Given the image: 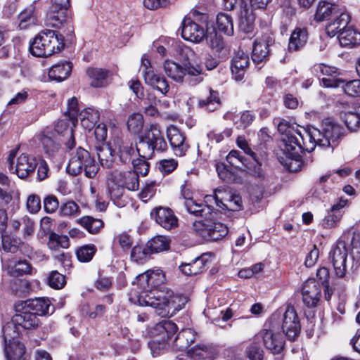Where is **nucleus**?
I'll use <instances>...</instances> for the list:
<instances>
[{"label":"nucleus","instance_id":"nucleus-44","mask_svg":"<svg viewBox=\"0 0 360 360\" xmlns=\"http://www.w3.org/2000/svg\"><path fill=\"white\" fill-rule=\"evenodd\" d=\"M184 205L187 211L195 217H204L207 218V215H211L212 209L203 203H198L195 200H188L184 202Z\"/></svg>","mask_w":360,"mask_h":360},{"label":"nucleus","instance_id":"nucleus-42","mask_svg":"<svg viewBox=\"0 0 360 360\" xmlns=\"http://www.w3.org/2000/svg\"><path fill=\"white\" fill-rule=\"evenodd\" d=\"M136 281L137 285L142 290V291L140 292V295L138 297L137 301L139 302V304L141 306H149V304H143V302H142L141 300H144L143 297H145L146 295H148L150 292L158 290L159 289L151 290L150 285L149 284V279L148 276L147 274V271L143 274L138 275L136 277Z\"/></svg>","mask_w":360,"mask_h":360},{"label":"nucleus","instance_id":"nucleus-5","mask_svg":"<svg viewBox=\"0 0 360 360\" xmlns=\"http://www.w3.org/2000/svg\"><path fill=\"white\" fill-rule=\"evenodd\" d=\"M349 22V13H341L326 27L329 36L338 34L339 42L344 47H352L360 44V32L353 27L348 26Z\"/></svg>","mask_w":360,"mask_h":360},{"label":"nucleus","instance_id":"nucleus-52","mask_svg":"<svg viewBox=\"0 0 360 360\" xmlns=\"http://www.w3.org/2000/svg\"><path fill=\"white\" fill-rule=\"evenodd\" d=\"M2 248L4 251L12 253L21 252L22 247L25 245L20 239L12 238L7 235L1 234Z\"/></svg>","mask_w":360,"mask_h":360},{"label":"nucleus","instance_id":"nucleus-54","mask_svg":"<svg viewBox=\"0 0 360 360\" xmlns=\"http://www.w3.org/2000/svg\"><path fill=\"white\" fill-rule=\"evenodd\" d=\"M41 33L45 34V32H41L30 43V52L34 56L44 58L45 57V44Z\"/></svg>","mask_w":360,"mask_h":360},{"label":"nucleus","instance_id":"nucleus-23","mask_svg":"<svg viewBox=\"0 0 360 360\" xmlns=\"http://www.w3.org/2000/svg\"><path fill=\"white\" fill-rule=\"evenodd\" d=\"M86 74L92 87L101 88L107 86L109 83L110 71L106 69L88 68Z\"/></svg>","mask_w":360,"mask_h":360},{"label":"nucleus","instance_id":"nucleus-24","mask_svg":"<svg viewBox=\"0 0 360 360\" xmlns=\"http://www.w3.org/2000/svg\"><path fill=\"white\" fill-rule=\"evenodd\" d=\"M111 174L120 184L129 191H136L139 188V176L131 170L125 172L114 171Z\"/></svg>","mask_w":360,"mask_h":360},{"label":"nucleus","instance_id":"nucleus-22","mask_svg":"<svg viewBox=\"0 0 360 360\" xmlns=\"http://www.w3.org/2000/svg\"><path fill=\"white\" fill-rule=\"evenodd\" d=\"M144 80L146 84L157 89L163 95H167L169 90V86L166 78L154 70H147L143 74Z\"/></svg>","mask_w":360,"mask_h":360},{"label":"nucleus","instance_id":"nucleus-18","mask_svg":"<svg viewBox=\"0 0 360 360\" xmlns=\"http://www.w3.org/2000/svg\"><path fill=\"white\" fill-rule=\"evenodd\" d=\"M209 47L219 58L225 59L229 53V49L226 46L224 38L219 34L214 29L209 32L207 29L205 37Z\"/></svg>","mask_w":360,"mask_h":360},{"label":"nucleus","instance_id":"nucleus-40","mask_svg":"<svg viewBox=\"0 0 360 360\" xmlns=\"http://www.w3.org/2000/svg\"><path fill=\"white\" fill-rule=\"evenodd\" d=\"M164 69L166 75L176 82H183L184 81L185 71L184 67L179 64L167 60L164 65Z\"/></svg>","mask_w":360,"mask_h":360},{"label":"nucleus","instance_id":"nucleus-26","mask_svg":"<svg viewBox=\"0 0 360 360\" xmlns=\"http://www.w3.org/2000/svg\"><path fill=\"white\" fill-rule=\"evenodd\" d=\"M308 35L306 27H295L289 39L288 46L289 51H298L302 49L307 43Z\"/></svg>","mask_w":360,"mask_h":360},{"label":"nucleus","instance_id":"nucleus-46","mask_svg":"<svg viewBox=\"0 0 360 360\" xmlns=\"http://www.w3.org/2000/svg\"><path fill=\"white\" fill-rule=\"evenodd\" d=\"M146 244L151 254L158 253L169 248L170 240L164 236H157L148 240Z\"/></svg>","mask_w":360,"mask_h":360},{"label":"nucleus","instance_id":"nucleus-49","mask_svg":"<svg viewBox=\"0 0 360 360\" xmlns=\"http://www.w3.org/2000/svg\"><path fill=\"white\" fill-rule=\"evenodd\" d=\"M209 94L210 95L207 98L199 100L198 105L207 111L213 112L219 106L220 99L217 91L210 89Z\"/></svg>","mask_w":360,"mask_h":360},{"label":"nucleus","instance_id":"nucleus-3","mask_svg":"<svg viewBox=\"0 0 360 360\" xmlns=\"http://www.w3.org/2000/svg\"><path fill=\"white\" fill-rule=\"evenodd\" d=\"M143 304H149L156 310V313L162 317L172 316L184 308L188 302L186 296L174 294L168 288H162L146 295Z\"/></svg>","mask_w":360,"mask_h":360},{"label":"nucleus","instance_id":"nucleus-20","mask_svg":"<svg viewBox=\"0 0 360 360\" xmlns=\"http://www.w3.org/2000/svg\"><path fill=\"white\" fill-rule=\"evenodd\" d=\"M255 15L252 8L247 4L242 3L240 5V18L239 22V30L246 34L248 37L253 34L255 31Z\"/></svg>","mask_w":360,"mask_h":360},{"label":"nucleus","instance_id":"nucleus-48","mask_svg":"<svg viewBox=\"0 0 360 360\" xmlns=\"http://www.w3.org/2000/svg\"><path fill=\"white\" fill-rule=\"evenodd\" d=\"M48 246L50 250L54 251L60 248L67 249L70 246V240L67 236L58 235L53 231H51L49 236Z\"/></svg>","mask_w":360,"mask_h":360},{"label":"nucleus","instance_id":"nucleus-37","mask_svg":"<svg viewBox=\"0 0 360 360\" xmlns=\"http://www.w3.org/2000/svg\"><path fill=\"white\" fill-rule=\"evenodd\" d=\"M79 115L82 126L89 131L95 127L100 118L99 112L91 108L84 109Z\"/></svg>","mask_w":360,"mask_h":360},{"label":"nucleus","instance_id":"nucleus-38","mask_svg":"<svg viewBox=\"0 0 360 360\" xmlns=\"http://www.w3.org/2000/svg\"><path fill=\"white\" fill-rule=\"evenodd\" d=\"M4 352L6 360H25V347L19 341H14L5 346Z\"/></svg>","mask_w":360,"mask_h":360},{"label":"nucleus","instance_id":"nucleus-13","mask_svg":"<svg viewBox=\"0 0 360 360\" xmlns=\"http://www.w3.org/2000/svg\"><path fill=\"white\" fill-rule=\"evenodd\" d=\"M166 132L174 155L178 157L185 156L190 146L186 141L184 133L174 125L169 126Z\"/></svg>","mask_w":360,"mask_h":360},{"label":"nucleus","instance_id":"nucleus-6","mask_svg":"<svg viewBox=\"0 0 360 360\" xmlns=\"http://www.w3.org/2000/svg\"><path fill=\"white\" fill-rule=\"evenodd\" d=\"M84 169L85 176L88 178H94L99 169L95 163V160L86 149L78 147L72 154L66 170L68 174L76 176Z\"/></svg>","mask_w":360,"mask_h":360},{"label":"nucleus","instance_id":"nucleus-34","mask_svg":"<svg viewBox=\"0 0 360 360\" xmlns=\"http://www.w3.org/2000/svg\"><path fill=\"white\" fill-rule=\"evenodd\" d=\"M18 27L20 30H26L37 23V17L34 4H30L18 15Z\"/></svg>","mask_w":360,"mask_h":360},{"label":"nucleus","instance_id":"nucleus-60","mask_svg":"<svg viewBox=\"0 0 360 360\" xmlns=\"http://www.w3.org/2000/svg\"><path fill=\"white\" fill-rule=\"evenodd\" d=\"M9 273L13 276H19L30 273L31 266L26 260H19L13 265H9Z\"/></svg>","mask_w":360,"mask_h":360},{"label":"nucleus","instance_id":"nucleus-21","mask_svg":"<svg viewBox=\"0 0 360 360\" xmlns=\"http://www.w3.org/2000/svg\"><path fill=\"white\" fill-rule=\"evenodd\" d=\"M249 57L243 51L237 52L231 60V70L233 78L241 81L249 65Z\"/></svg>","mask_w":360,"mask_h":360},{"label":"nucleus","instance_id":"nucleus-45","mask_svg":"<svg viewBox=\"0 0 360 360\" xmlns=\"http://www.w3.org/2000/svg\"><path fill=\"white\" fill-rule=\"evenodd\" d=\"M117 155L119 161L122 164H127L132 162V157L135 153V150L131 143L120 142L116 146Z\"/></svg>","mask_w":360,"mask_h":360},{"label":"nucleus","instance_id":"nucleus-9","mask_svg":"<svg viewBox=\"0 0 360 360\" xmlns=\"http://www.w3.org/2000/svg\"><path fill=\"white\" fill-rule=\"evenodd\" d=\"M16 153V150H11L7 157L8 169L20 179H25L34 171L37 162L34 157L22 153L18 157L14 166Z\"/></svg>","mask_w":360,"mask_h":360},{"label":"nucleus","instance_id":"nucleus-11","mask_svg":"<svg viewBox=\"0 0 360 360\" xmlns=\"http://www.w3.org/2000/svg\"><path fill=\"white\" fill-rule=\"evenodd\" d=\"M282 330L290 341L295 340L300 335L301 330L300 319L294 307L291 305H288L283 314Z\"/></svg>","mask_w":360,"mask_h":360},{"label":"nucleus","instance_id":"nucleus-36","mask_svg":"<svg viewBox=\"0 0 360 360\" xmlns=\"http://www.w3.org/2000/svg\"><path fill=\"white\" fill-rule=\"evenodd\" d=\"M206 261L203 257H198L189 263L182 264L179 266L181 271L186 276H194L202 272L205 269Z\"/></svg>","mask_w":360,"mask_h":360},{"label":"nucleus","instance_id":"nucleus-62","mask_svg":"<svg viewBox=\"0 0 360 360\" xmlns=\"http://www.w3.org/2000/svg\"><path fill=\"white\" fill-rule=\"evenodd\" d=\"M46 154L49 156L56 158V160L61 159L63 153L60 148L59 141L49 138L46 136Z\"/></svg>","mask_w":360,"mask_h":360},{"label":"nucleus","instance_id":"nucleus-59","mask_svg":"<svg viewBox=\"0 0 360 360\" xmlns=\"http://www.w3.org/2000/svg\"><path fill=\"white\" fill-rule=\"evenodd\" d=\"M65 115L69 117L71 120V124L75 127L77 124L79 114L78 100L76 97L73 96L68 101V110L65 112Z\"/></svg>","mask_w":360,"mask_h":360},{"label":"nucleus","instance_id":"nucleus-47","mask_svg":"<svg viewBox=\"0 0 360 360\" xmlns=\"http://www.w3.org/2000/svg\"><path fill=\"white\" fill-rule=\"evenodd\" d=\"M217 28L219 32L232 36L234 32L232 17L226 13H219L217 16Z\"/></svg>","mask_w":360,"mask_h":360},{"label":"nucleus","instance_id":"nucleus-10","mask_svg":"<svg viewBox=\"0 0 360 360\" xmlns=\"http://www.w3.org/2000/svg\"><path fill=\"white\" fill-rule=\"evenodd\" d=\"M70 0H51L46 12V27L58 29L65 20V11L70 7Z\"/></svg>","mask_w":360,"mask_h":360},{"label":"nucleus","instance_id":"nucleus-19","mask_svg":"<svg viewBox=\"0 0 360 360\" xmlns=\"http://www.w3.org/2000/svg\"><path fill=\"white\" fill-rule=\"evenodd\" d=\"M341 13H347L342 12L338 8V6L328 1L319 2L316 13L314 15V20L317 22L328 20L329 22H333Z\"/></svg>","mask_w":360,"mask_h":360},{"label":"nucleus","instance_id":"nucleus-25","mask_svg":"<svg viewBox=\"0 0 360 360\" xmlns=\"http://www.w3.org/2000/svg\"><path fill=\"white\" fill-rule=\"evenodd\" d=\"M22 309L20 307V310ZM23 311H17L18 313L15 314L12 320L18 327L20 326L23 329H32L35 328L38 326L39 323V320L38 317H37L36 314L34 313H31L30 311H27L26 309H22Z\"/></svg>","mask_w":360,"mask_h":360},{"label":"nucleus","instance_id":"nucleus-61","mask_svg":"<svg viewBox=\"0 0 360 360\" xmlns=\"http://www.w3.org/2000/svg\"><path fill=\"white\" fill-rule=\"evenodd\" d=\"M10 180L8 176L0 173V206L8 204L11 200V196L6 191V188L9 186Z\"/></svg>","mask_w":360,"mask_h":360},{"label":"nucleus","instance_id":"nucleus-55","mask_svg":"<svg viewBox=\"0 0 360 360\" xmlns=\"http://www.w3.org/2000/svg\"><path fill=\"white\" fill-rule=\"evenodd\" d=\"M80 208L73 200L63 203L59 208V214L64 217H74L79 214Z\"/></svg>","mask_w":360,"mask_h":360},{"label":"nucleus","instance_id":"nucleus-27","mask_svg":"<svg viewBox=\"0 0 360 360\" xmlns=\"http://www.w3.org/2000/svg\"><path fill=\"white\" fill-rule=\"evenodd\" d=\"M219 353V349L216 346L200 344L191 349V356L195 360H213Z\"/></svg>","mask_w":360,"mask_h":360},{"label":"nucleus","instance_id":"nucleus-50","mask_svg":"<svg viewBox=\"0 0 360 360\" xmlns=\"http://www.w3.org/2000/svg\"><path fill=\"white\" fill-rule=\"evenodd\" d=\"M18 329V327L13 323V320L3 326L2 332L5 346L11 345L14 341H18V338L20 334Z\"/></svg>","mask_w":360,"mask_h":360},{"label":"nucleus","instance_id":"nucleus-51","mask_svg":"<svg viewBox=\"0 0 360 360\" xmlns=\"http://www.w3.org/2000/svg\"><path fill=\"white\" fill-rule=\"evenodd\" d=\"M150 255L151 252L146 244L145 246L135 245L133 247L130 257L131 260L136 263L143 264L150 258Z\"/></svg>","mask_w":360,"mask_h":360},{"label":"nucleus","instance_id":"nucleus-15","mask_svg":"<svg viewBox=\"0 0 360 360\" xmlns=\"http://www.w3.org/2000/svg\"><path fill=\"white\" fill-rule=\"evenodd\" d=\"M150 217L166 230H171L178 226V219L170 208L155 207L150 212Z\"/></svg>","mask_w":360,"mask_h":360},{"label":"nucleus","instance_id":"nucleus-56","mask_svg":"<svg viewBox=\"0 0 360 360\" xmlns=\"http://www.w3.org/2000/svg\"><path fill=\"white\" fill-rule=\"evenodd\" d=\"M96 252V248L93 244L83 245L76 250V255L79 261L88 262L91 261Z\"/></svg>","mask_w":360,"mask_h":360},{"label":"nucleus","instance_id":"nucleus-41","mask_svg":"<svg viewBox=\"0 0 360 360\" xmlns=\"http://www.w3.org/2000/svg\"><path fill=\"white\" fill-rule=\"evenodd\" d=\"M226 160L232 166H234L236 167H240L242 166H244L252 171L253 170V169H252L251 165H255L254 162H252V160H251V158H250V157L248 158L244 157L240 151L236 150H232L229 152V153L226 156Z\"/></svg>","mask_w":360,"mask_h":360},{"label":"nucleus","instance_id":"nucleus-64","mask_svg":"<svg viewBox=\"0 0 360 360\" xmlns=\"http://www.w3.org/2000/svg\"><path fill=\"white\" fill-rule=\"evenodd\" d=\"M264 350L257 343L250 344L246 349V354L250 360H263Z\"/></svg>","mask_w":360,"mask_h":360},{"label":"nucleus","instance_id":"nucleus-14","mask_svg":"<svg viewBox=\"0 0 360 360\" xmlns=\"http://www.w3.org/2000/svg\"><path fill=\"white\" fill-rule=\"evenodd\" d=\"M321 285L315 279L307 280L302 288V301L308 308L316 307L321 294Z\"/></svg>","mask_w":360,"mask_h":360},{"label":"nucleus","instance_id":"nucleus-30","mask_svg":"<svg viewBox=\"0 0 360 360\" xmlns=\"http://www.w3.org/2000/svg\"><path fill=\"white\" fill-rule=\"evenodd\" d=\"M236 144L238 147L243 150L244 153L248 155L252 162L255 163V166L253 167L252 174L258 178H263L264 172L261 168L262 165L259 162L256 153L250 148L245 138L243 136H238L236 139Z\"/></svg>","mask_w":360,"mask_h":360},{"label":"nucleus","instance_id":"nucleus-33","mask_svg":"<svg viewBox=\"0 0 360 360\" xmlns=\"http://www.w3.org/2000/svg\"><path fill=\"white\" fill-rule=\"evenodd\" d=\"M72 68L71 63L67 61L54 65L49 71V78L51 81L60 82L70 76Z\"/></svg>","mask_w":360,"mask_h":360},{"label":"nucleus","instance_id":"nucleus-8","mask_svg":"<svg viewBox=\"0 0 360 360\" xmlns=\"http://www.w3.org/2000/svg\"><path fill=\"white\" fill-rule=\"evenodd\" d=\"M259 336L262 338L265 348L271 354L274 355L282 354L285 341L279 332L278 327L274 323L273 317L264 324V328L260 331Z\"/></svg>","mask_w":360,"mask_h":360},{"label":"nucleus","instance_id":"nucleus-16","mask_svg":"<svg viewBox=\"0 0 360 360\" xmlns=\"http://www.w3.org/2000/svg\"><path fill=\"white\" fill-rule=\"evenodd\" d=\"M347 200L340 199L336 203L327 210V212L321 222L323 229H330L339 226L344 214V207Z\"/></svg>","mask_w":360,"mask_h":360},{"label":"nucleus","instance_id":"nucleus-58","mask_svg":"<svg viewBox=\"0 0 360 360\" xmlns=\"http://www.w3.org/2000/svg\"><path fill=\"white\" fill-rule=\"evenodd\" d=\"M11 289L19 296L26 295L32 291L31 283L26 279H15L11 284Z\"/></svg>","mask_w":360,"mask_h":360},{"label":"nucleus","instance_id":"nucleus-57","mask_svg":"<svg viewBox=\"0 0 360 360\" xmlns=\"http://www.w3.org/2000/svg\"><path fill=\"white\" fill-rule=\"evenodd\" d=\"M347 127L352 131H356L360 127V112H347L341 115Z\"/></svg>","mask_w":360,"mask_h":360},{"label":"nucleus","instance_id":"nucleus-2","mask_svg":"<svg viewBox=\"0 0 360 360\" xmlns=\"http://www.w3.org/2000/svg\"><path fill=\"white\" fill-rule=\"evenodd\" d=\"M349 251L354 258L360 259V233L352 229L343 232L329 252L328 259L338 278H343L346 274Z\"/></svg>","mask_w":360,"mask_h":360},{"label":"nucleus","instance_id":"nucleus-53","mask_svg":"<svg viewBox=\"0 0 360 360\" xmlns=\"http://www.w3.org/2000/svg\"><path fill=\"white\" fill-rule=\"evenodd\" d=\"M143 123V117L141 114L133 113L128 117L127 129L131 134H139L142 131Z\"/></svg>","mask_w":360,"mask_h":360},{"label":"nucleus","instance_id":"nucleus-43","mask_svg":"<svg viewBox=\"0 0 360 360\" xmlns=\"http://www.w3.org/2000/svg\"><path fill=\"white\" fill-rule=\"evenodd\" d=\"M77 223L91 234H96L100 232L104 225L101 219L94 218L91 216H84L81 217L77 220Z\"/></svg>","mask_w":360,"mask_h":360},{"label":"nucleus","instance_id":"nucleus-17","mask_svg":"<svg viewBox=\"0 0 360 360\" xmlns=\"http://www.w3.org/2000/svg\"><path fill=\"white\" fill-rule=\"evenodd\" d=\"M205 29L190 18H185L183 20L181 36L185 40L199 43L205 38Z\"/></svg>","mask_w":360,"mask_h":360},{"label":"nucleus","instance_id":"nucleus-63","mask_svg":"<svg viewBox=\"0 0 360 360\" xmlns=\"http://www.w3.org/2000/svg\"><path fill=\"white\" fill-rule=\"evenodd\" d=\"M47 281L49 286L54 289H61L66 283L65 276L57 271H52Z\"/></svg>","mask_w":360,"mask_h":360},{"label":"nucleus","instance_id":"nucleus-39","mask_svg":"<svg viewBox=\"0 0 360 360\" xmlns=\"http://www.w3.org/2000/svg\"><path fill=\"white\" fill-rule=\"evenodd\" d=\"M98 158L101 165L105 168H112L115 162V150L109 145H103L98 149Z\"/></svg>","mask_w":360,"mask_h":360},{"label":"nucleus","instance_id":"nucleus-4","mask_svg":"<svg viewBox=\"0 0 360 360\" xmlns=\"http://www.w3.org/2000/svg\"><path fill=\"white\" fill-rule=\"evenodd\" d=\"M167 143L158 124H150L139 137L136 151L139 157L151 159L155 153H161L167 150Z\"/></svg>","mask_w":360,"mask_h":360},{"label":"nucleus","instance_id":"nucleus-7","mask_svg":"<svg viewBox=\"0 0 360 360\" xmlns=\"http://www.w3.org/2000/svg\"><path fill=\"white\" fill-rule=\"evenodd\" d=\"M192 229L198 236L208 241L221 240L229 233L226 224L212 218H204L194 221Z\"/></svg>","mask_w":360,"mask_h":360},{"label":"nucleus","instance_id":"nucleus-31","mask_svg":"<svg viewBox=\"0 0 360 360\" xmlns=\"http://www.w3.org/2000/svg\"><path fill=\"white\" fill-rule=\"evenodd\" d=\"M196 334L191 328L181 330L175 338L173 342V347L176 351H184L194 342Z\"/></svg>","mask_w":360,"mask_h":360},{"label":"nucleus","instance_id":"nucleus-12","mask_svg":"<svg viewBox=\"0 0 360 360\" xmlns=\"http://www.w3.org/2000/svg\"><path fill=\"white\" fill-rule=\"evenodd\" d=\"M274 41L272 34L266 33L261 39L254 42L252 60L257 65L268 60L270 53L269 46L274 44Z\"/></svg>","mask_w":360,"mask_h":360},{"label":"nucleus","instance_id":"nucleus-35","mask_svg":"<svg viewBox=\"0 0 360 360\" xmlns=\"http://www.w3.org/2000/svg\"><path fill=\"white\" fill-rule=\"evenodd\" d=\"M45 298L36 297L34 299H30L22 302L20 304L16 307V311H20V307L22 309H26L36 314L37 317L43 316L45 315Z\"/></svg>","mask_w":360,"mask_h":360},{"label":"nucleus","instance_id":"nucleus-28","mask_svg":"<svg viewBox=\"0 0 360 360\" xmlns=\"http://www.w3.org/2000/svg\"><path fill=\"white\" fill-rule=\"evenodd\" d=\"M203 68L200 64H194L188 60L184 64L185 71L184 81L191 86H195L202 81Z\"/></svg>","mask_w":360,"mask_h":360},{"label":"nucleus","instance_id":"nucleus-32","mask_svg":"<svg viewBox=\"0 0 360 360\" xmlns=\"http://www.w3.org/2000/svg\"><path fill=\"white\" fill-rule=\"evenodd\" d=\"M107 188L110 199L114 204L118 207H123L124 203L121 198L123 195L124 188L117 180H115V176L111 173L107 180Z\"/></svg>","mask_w":360,"mask_h":360},{"label":"nucleus","instance_id":"nucleus-29","mask_svg":"<svg viewBox=\"0 0 360 360\" xmlns=\"http://www.w3.org/2000/svg\"><path fill=\"white\" fill-rule=\"evenodd\" d=\"M46 27V58L60 51L64 47V39L56 30Z\"/></svg>","mask_w":360,"mask_h":360},{"label":"nucleus","instance_id":"nucleus-1","mask_svg":"<svg viewBox=\"0 0 360 360\" xmlns=\"http://www.w3.org/2000/svg\"><path fill=\"white\" fill-rule=\"evenodd\" d=\"M278 130L282 134L281 141L284 143V151L291 159L289 170L297 172L301 169L300 153L304 150L313 151L316 145L321 147H335L345 135L344 128L330 119L322 123V130L313 129L311 131L303 129L302 134L297 126L283 120L278 124Z\"/></svg>","mask_w":360,"mask_h":360}]
</instances>
